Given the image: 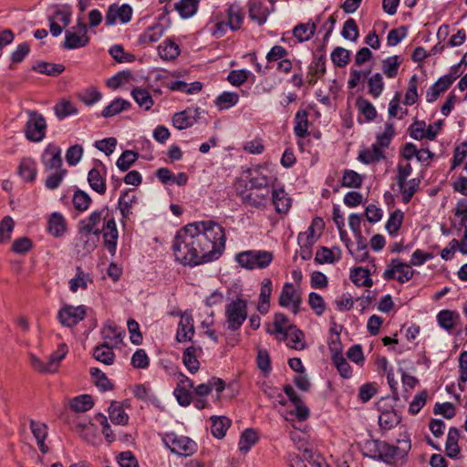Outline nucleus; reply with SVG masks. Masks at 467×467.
Returning <instances> with one entry per match:
<instances>
[{
    "label": "nucleus",
    "mask_w": 467,
    "mask_h": 467,
    "mask_svg": "<svg viewBox=\"0 0 467 467\" xmlns=\"http://www.w3.org/2000/svg\"><path fill=\"white\" fill-rule=\"evenodd\" d=\"M88 282H91L89 275L84 273L80 267H77L76 275L69 280V289L73 293H76L79 288L86 289Z\"/></svg>",
    "instance_id": "obj_46"
},
{
    "label": "nucleus",
    "mask_w": 467,
    "mask_h": 467,
    "mask_svg": "<svg viewBox=\"0 0 467 467\" xmlns=\"http://www.w3.org/2000/svg\"><path fill=\"white\" fill-rule=\"evenodd\" d=\"M162 441L172 453L180 456H190L196 451L195 441L185 436H179L174 432L166 433Z\"/></svg>",
    "instance_id": "obj_5"
},
{
    "label": "nucleus",
    "mask_w": 467,
    "mask_h": 467,
    "mask_svg": "<svg viewBox=\"0 0 467 467\" xmlns=\"http://www.w3.org/2000/svg\"><path fill=\"white\" fill-rule=\"evenodd\" d=\"M199 0H181L175 4V9L182 18L192 16L198 9Z\"/></svg>",
    "instance_id": "obj_43"
},
{
    "label": "nucleus",
    "mask_w": 467,
    "mask_h": 467,
    "mask_svg": "<svg viewBox=\"0 0 467 467\" xmlns=\"http://www.w3.org/2000/svg\"><path fill=\"white\" fill-rule=\"evenodd\" d=\"M225 388L224 381L219 378H212L207 383H202L193 388V393L200 397H205L215 389L216 392L221 393Z\"/></svg>",
    "instance_id": "obj_21"
},
{
    "label": "nucleus",
    "mask_w": 467,
    "mask_h": 467,
    "mask_svg": "<svg viewBox=\"0 0 467 467\" xmlns=\"http://www.w3.org/2000/svg\"><path fill=\"white\" fill-rule=\"evenodd\" d=\"M356 106L368 121L373 120L377 116V110L373 104L364 98H358Z\"/></svg>",
    "instance_id": "obj_53"
},
{
    "label": "nucleus",
    "mask_w": 467,
    "mask_h": 467,
    "mask_svg": "<svg viewBox=\"0 0 467 467\" xmlns=\"http://www.w3.org/2000/svg\"><path fill=\"white\" fill-rule=\"evenodd\" d=\"M459 437V430L455 427H451L447 434L445 444L446 454L450 458H455L460 453V447L458 445Z\"/></svg>",
    "instance_id": "obj_30"
},
{
    "label": "nucleus",
    "mask_w": 467,
    "mask_h": 467,
    "mask_svg": "<svg viewBox=\"0 0 467 467\" xmlns=\"http://www.w3.org/2000/svg\"><path fill=\"white\" fill-rule=\"evenodd\" d=\"M350 52L341 47H336L331 53V60L335 66L343 67L349 62Z\"/></svg>",
    "instance_id": "obj_59"
},
{
    "label": "nucleus",
    "mask_w": 467,
    "mask_h": 467,
    "mask_svg": "<svg viewBox=\"0 0 467 467\" xmlns=\"http://www.w3.org/2000/svg\"><path fill=\"white\" fill-rule=\"evenodd\" d=\"M401 418L393 410L382 411L379 417V423L382 429L390 430L397 426Z\"/></svg>",
    "instance_id": "obj_44"
},
{
    "label": "nucleus",
    "mask_w": 467,
    "mask_h": 467,
    "mask_svg": "<svg viewBox=\"0 0 467 467\" xmlns=\"http://www.w3.org/2000/svg\"><path fill=\"white\" fill-rule=\"evenodd\" d=\"M194 336L193 318L191 314L183 313L181 317L176 332V339L179 342L191 341Z\"/></svg>",
    "instance_id": "obj_16"
},
{
    "label": "nucleus",
    "mask_w": 467,
    "mask_h": 467,
    "mask_svg": "<svg viewBox=\"0 0 467 467\" xmlns=\"http://www.w3.org/2000/svg\"><path fill=\"white\" fill-rule=\"evenodd\" d=\"M419 179H411L410 181H405V183L402 184V186H399L401 192L402 201L405 203H408L411 200L412 196L419 188Z\"/></svg>",
    "instance_id": "obj_58"
},
{
    "label": "nucleus",
    "mask_w": 467,
    "mask_h": 467,
    "mask_svg": "<svg viewBox=\"0 0 467 467\" xmlns=\"http://www.w3.org/2000/svg\"><path fill=\"white\" fill-rule=\"evenodd\" d=\"M165 33V27L163 25L157 23L149 26L141 35L139 36V42L140 44H150L157 42Z\"/></svg>",
    "instance_id": "obj_23"
},
{
    "label": "nucleus",
    "mask_w": 467,
    "mask_h": 467,
    "mask_svg": "<svg viewBox=\"0 0 467 467\" xmlns=\"http://www.w3.org/2000/svg\"><path fill=\"white\" fill-rule=\"evenodd\" d=\"M28 120L25 128L26 137L35 142H38L45 137V130L47 128L45 118L32 110L27 111Z\"/></svg>",
    "instance_id": "obj_6"
},
{
    "label": "nucleus",
    "mask_w": 467,
    "mask_h": 467,
    "mask_svg": "<svg viewBox=\"0 0 467 467\" xmlns=\"http://www.w3.org/2000/svg\"><path fill=\"white\" fill-rule=\"evenodd\" d=\"M279 305L283 307L291 308L294 314L300 310L302 298L291 283H285L279 296Z\"/></svg>",
    "instance_id": "obj_10"
},
{
    "label": "nucleus",
    "mask_w": 467,
    "mask_h": 467,
    "mask_svg": "<svg viewBox=\"0 0 467 467\" xmlns=\"http://www.w3.org/2000/svg\"><path fill=\"white\" fill-rule=\"evenodd\" d=\"M268 16V10L260 2H249V17L258 25L265 23Z\"/></svg>",
    "instance_id": "obj_34"
},
{
    "label": "nucleus",
    "mask_w": 467,
    "mask_h": 467,
    "mask_svg": "<svg viewBox=\"0 0 467 467\" xmlns=\"http://www.w3.org/2000/svg\"><path fill=\"white\" fill-rule=\"evenodd\" d=\"M88 43L86 24L78 21L72 30L66 32L64 47L67 49H75L85 47Z\"/></svg>",
    "instance_id": "obj_9"
},
{
    "label": "nucleus",
    "mask_w": 467,
    "mask_h": 467,
    "mask_svg": "<svg viewBox=\"0 0 467 467\" xmlns=\"http://www.w3.org/2000/svg\"><path fill=\"white\" fill-rule=\"evenodd\" d=\"M212 427L211 431L213 435L218 439L224 437L227 429L231 425V420L224 416H213L211 418Z\"/></svg>",
    "instance_id": "obj_35"
},
{
    "label": "nucleus",
    "mask_w": 467,
    "mask_h": 467,
    "mask_svg": "<svg viewBox=\"0 0 467 467\" xmlns=\"http://www.w3.org/2000/svg\"><path fill=\"white\" fill-rule=\"evenodd\" d=\"M90 374L94 379V382L97 387H99L101 390L106 391L112 388L111 383L109 379L106 377L105 373H103L100 369L97 368H90Z\"/></svg>",
    "instance_id": "obj_62"
},
{
    "label": "nucleus",
    "mask_w": 467,
    "mask_h": 467,
    "mask_svg": "<svg viewBox=\"0 0 467 467\" xmlns=\"http://www.w3.org/2000/svg\"><path fill=\"white\" fill-rule=\"evenodd\" d=\"M67 353V347L66 344H60L58 348L53 352L49 358L47 362L46 363L47 373H53L57 371L60 361L66 357Z\"/></svg>",
    "instance_id": "obj_36"
},
{
    "label": "nucleus",
    "mask_w": 467,
    "mask_h": 467,
    "mask_svg": "<svg viewBox=\"0 0 467 467\" xmlns=\"http://www.w3.org/2000/svg\"><path fill=\"white\" fill-rule=\"evenodd\" d=\"M86 314V307L84 306H73L66 305L59 309L57 318L62 326L72 327L83 320Z\"/></svg>",
    "instance_id": "obj_8"
},
{
    "label": "nucleus",
    "mask_w": 467,
    "mask_h": 467,
    "mask_svg": "<svg viewBox=\"0 0 467 467\" xmlns=\"http://www.w3.org/2000/svg\"><path fill=\"white\" fill-rule=\"evenodd\" d=\"M158 49L161 57L165 60H172L180 54L178 45L169 39H166L161 45H160Z\"/></svg>",
    "instance_id": "obj_49"
},
{
    "label": "nucleus",
    "mask_w": 467,
    "mask_h": 467,
    "mask_svg": "<svg viewBox=\"0 0 467 467\" xmlns=\"http://www.w3.org/2000/svg\"><path fill=\"white\" fill-rule=\"evenodd\" d=\"M226 327L231 331L240 329L247 318V301L237 297L225 306Z\"/></svg>",
    "instance_id": "obj_3"
},
{
    "label": "nucleus",
    "mask_w": 467,
    "mask_h": 467,
    "mask_svg": "<svg viewBox=\"0 0 467 467\" xmlns=\"http://www.w3.org/2000/svg\"><path fill=\"white\" fill-rule=\"evenodd\" d=\"M139 158V154L133 150H124L117 160L116 165L121 171H128Z\"/></svg>",
    "instance_id": "obj_54"
},
{
    "label": "nucleus",
    "mask_w": 467,
    "mask_h": 467,
    "mask_svg": "<svg viewBox=\"0 0 467 467\" xmlns=\"http://www.w3.org/2000/svg\"><path fill=\"white\" fill-rule=\"evenodd\" d=\"M274 330L267 329V333L271 335H280L283 337L285 333L289 332L295 326L289 323L287 317L285 314L277 313L274 318Z\"/></svg>",
    "instance_id": "obj_28"
},
{
    "label": "nucleus",
    "mask_w": 467,
    "mask_h": 467,
    "mask_svg": "<svg viewBox=\"0 0 467 467\" xmlns=\"http://www.w3.org/2000/svg\"><path fill=\"white\" fill-rule=\"evenodd\" d=\"M226 13L229 28L234 31L238 30L241 27L244 20V15L240 6L237 5H230Z\"/></svg>",
    "instance_id": "obj_38"
},
{
    "label": "nucleus",
    "mask_w": 467,
    "mask_h": 467,
    "mask_svg": "<svg viewBox=\"0 0 467 467\" xmlns=\"http://www.w3.org/2000/svg\"><path fill=\"white\" fill-rule=\"evenodd\" d=\"M410 448V444L407 441L403 443L402 447L393 446L382 441V444L379 447V450L381 449L379 460L387 463H392L397 460L404 458Z\"/></svg>",
    "instance_id": "obj_13"
},
{
    "label": "nucleus",
    "mask_w": 467,
    "mask_h": 467,
    "mask_svg": "<svg viewBox=\"0 0 467 467\" xmlns=\"http://www.w3.org/2000/svg\"><path fill=\"white\" fill-rule=\"evenodd\" d=\"M198 351H201V348L191 346L182 354V362L191 373L197 372L200 368V363L197 359Z\"/></svg>",
    "instance_id": "obj_27"
},
{
    "label": "nucleus",
    "mask_w": 467,
    "mask_h": 467,
    "mask_svg": "<svg viewBox=\"0 0 467 467\" xmlns=\"http://www.w3.org/2000/svg\"><path fill=\"white\" fill-rule=\"evenodd\" d=\"M108 207L93 211L87 219L79 222V238L84 241V250L88 253L93 251L101 234L99 224L102 220H106Z\"/></svg>",
    "instance_id": "obj_2"
},
{
    "label": "nucleus",
    "mask_w": 467,
    "mask_h": 467,
    "mask_svg": "<svg viewBox=\"0 0 467 467\" xmlns=\"http://www.w3.org/2000/svg\"><path fill=\"white\" fill-rule=\"evenodd\" d=\"M413 275L414 270L411 269L410 265L400 259H392L383 273L385 280L396 279L401 284L410 281Z\"/></svg>",
    "instance_id": "obj_7"
},
{
    "label": "nucleus",
    "mask_w": 467,
    "mask_h": 467,
    "mask_svg": "<svg viewBox=\"0 0 467 467\" xmlns=\"http://www.w3.org/2000/svg\"><path fill=\"white\" fill-rule=\"evenodd\" d=\"M224 247V230L213 221L187 224L177 233L172 245L176 261L183 265L217 259Z\"/></svg>",
    "instance_id": "obj_1"
},
{
    "label": "nucleus",
    "mask_w": 467,
    "mask_h": 467,
    "mask_svg": "<svg viewBox=\"0 0 467 467\" xmlns=\"http://www.w3.org/2000/svg\"><path fill=\"white\" fill-rule=\"evenodd\" d=\"M317 26L314 22H307L306 24H298L293 29L294 36L298 42H305L309 40L316 32Z\"/></svg>",
    "instance_id": "obj_31"
},
{
    "label": "nucleus",
    "mask_w": 467,
    "mask_h": 467,
    "mask_svg": "<svg viewBox=\"0 0 467 467\" xmlns=\"http://www.w3.org/2000/svg\"><path fill=\"white\" fill-rule=\"evenodd\" d=\"M131 104L130 101L117 98L112 100L101 112L104 118L113 117L121 111L127 110L130 108Z\"/></svg>",
    "instance_id": "obj_32"
},
{
    "label": "nucleus",
    "mask_w": 467,
    "mask_h": 467,
    "mask_svg": "<svg viewBox=\"0 0 467 467\" xmlns=\"http://www.w3.org/2000/svg\"><path fill=\"white\" fill-rule=\"evenodd\" d=\"M70 407L77 412H85L93 407V401L89 395L84 394L72 399Z\"/></svg>",
    "instance_id": "obj_52"
},
{
    "label": "nucleus",
    "mask_w": 467,
    "mask_h": 467,
    "mask_svg": "<svg viewBox=\"0 0 467 467\" xmlns=\"http://www.w3.org/2000/svg\"><path fill=\"white\" fill-rule=\"evenodd\" d=\"M74 207L79 211L84 212L88 209L90 203H91V198L90 196L82 190H77L74 192L73 199H72Z\"/></svg>",
    "instance_id": "obj_56"
},
{
    "label": "nucleus",
    "mask_w": 467,
    "mask_h": 467,
    "mask_svg": "<svg viewBox=\"0 0 467 467\" xmlns=\"http://www.w3.org/2000/svg\"><path fill=\"white\" fill-rule=\"evenodd\" d=\"M273 203L278 213H285L291 206V199L283 189L274 190L272 192Z\"/></svg>",
    "instance_id": "obj_25"
},
{
    "label": "nucleus",
    "mask_w": 467,
    "mask_h": 467,
    "mask_svg": "<svg viewBox=\"0 0 467 467\" xmlns=\"http://www.w3.org/2000/svg\"><path fill=\"white\" fill-rule=\"evenodd\" d=\"M201 112L202 110L199 108H187L173 115L172 124L180 130L188 129L197 122Z\"/></svg>",
    "instance_id": "obj_12"
},
{
    "label": "nucleus",
    "mask_w": 467,
    "mask_h": 467,
    "mask_svg": "<svg viewBox=\"0 0 467 467\" xmlns=\"http://www.w3.org/2000/svg\"><path fill=\"white\" fill-rule=\"evenodd\" d=\"M248 182L251 189L267 188L270 183V178L263 174L258 169L249 171Z\"/></svg>",
    "instance_id": "obj_48"
},
{
    "label": "nucleus",
    "mask_w": 467,
    "mask_h": 467,
    "mask_svg": "<svg viewBox=\"0 0 467 467\" xmlns=\"http://www.w3.org/2000/svg\"><path fill=\"white\" fill-rule=\"evenodd\" d=\"M88 182L90 188L99 194L102 195L106 192V181L99 170L93 168L88 171Z\"/></svg>",
    "instance_id": "obj_33"
},
{
    "label": "nucleus",
    "mask_w": 467,
    "mask_h": 467,
    "mask_svg": "<svg viewBox=\"0 0 467 467\" xmlns=\"http://www.w3.org/2000/svg\"><path fill=\"white\" fill-rule=\"evenodd\" d=\"M65 230L66 224L64 217L58 213H52L48 221L49 233L56 237H59L65 233Z\"/></svg>",
    "instance_id": "obj_45"
},
{
    "label": "nucleus",
    "mask_w": 467,
    "mask_h": 467,
    "mask_svg": "<svg viewBox=\"0 0 467 467\" xmlns=\"http://www.w3.org/2000/svg\"><path fill=\"white\" fill-rule=\"evenodd\" d=\"M256 441L257 435L255 431L250 429L245 430L239 441V450L247 452Z\"/></svg>",
    "instance_id": "obj_61"
},
{
    "label": "nucleus",
    "mask_w": 467,
    "mask_h": 467,
    "mask_svg": "<svg viewBox=\"0 0 467 467\" xmlns=\"http://www.w3.org/2000/svg\"><path fill=\"white\" fill-rule=\"evenodd\" d=\"M385 155L379 145L375 143L370 148L366 149L359 152L358 160L365 164H371L384 159Z\"/></svg>",
    "instance_id": "obj_29"
},
{
    "label": "nucleus",
    "mask_w": 467,
    "mask_h": 467,
    "mask_svg": "<svg viewBox=\"0 0 467 467\" xmlns=\"http://www.w3.org/2000/svg\"><path fill=\"white\" fill-rule=\"evenodd\" d=\"M30 429L31 431L36 440L38 448L42 453H47L48 451L47 446L45 443L46 438L47 436V427L45 423L35 421L33 420H30Z\"/></svg>",
    "instance_id": "obj_19"
},
{
    "label": "nucleus",
    "mask_w": 467,
    "mask_h": 467,
    "mask_svg": "<svg viewBox=\"0 0 467 467\" xmlns=\"http://www.w3.org/2000/svg\"><path fill=\"white\" fill-rule=\"evenodd\" d=\"M238 101L239 95L237 93L224 91L216 98L215 104L220 109H227L236 105Z\"/></svg>",
    "instance_id": "obj_50"
},
{
    "label": "nucleus",
    "mask_w": 467,
    "mask_h": 467,
    "mask_svg": "<svg viewBox=\"0 0 467 467\" xmlns=\"http://www.w3.org/2000/svg\"><path fill=\"white\" fill-rule=\"evenodd\" d=\"M308 304L317 316H321L325 312L326 304L319 294L311 292L308 296Z\"/></svg>",
    "instance_id": "obj_64"
},
{
    "label": "nucleus",
    "mask_w": 467,
    "mask_h": 467,
    "mask_svg": "<svg viewBox=\"0 0 467 467\" xmlns=\"http://www.w3.org/2000/svg\"><path fill=\"white\" fill-rule=\"evenodd\" d=\"M33 70L47 76L56 77L65 70V67L62 64L41 61L33 66Z\"/></svg>",
    "instance_id": "obj_39"
},
{
    "label": "nucleus",
    "mask_w": 467,
    "mask_h": 467,
    "mask_svg": "<svg viewBox=\"0 0 467 467\" xmlns=\"http://www.w3.org/2000/svg\"><path fill=\"white\" fill-rule=\"evenodd\" d=\"M109 415L112 423L117 425H126L129 421V415L119 405L117 401H112L109 407Z\"/></svg>",
    "instance_id": "obj_40"
},
{
    "label": "nucleus",
    "mask_w": 467,
    "mask_h": 467,
    "mask_svg": "<svg viewBox=\"0 0 467 467\" xmlns=\"http://www.w3.org/2000/svg\"><path fill=\"white\" fill-rule=\"evenodd\" d=\"M42 162L47 171L63 170L61 149L55 145H49L42 155Z\"/></svg>",
    "instance_id": "obj_15"
},
{
    "label": "nucleus",
    "mask_w": 467,
    "mask_h": 467,
    "mask_svg": "<svg viewBox=\"0 0 467 467\" xmlns=\"http://www.w3.org/2000/svg\"><path fill=\"white\" fill-rule=\"evenodd\" d=\"M113 348L114 347H112V345H109V342H104L103 344L96 347L93 351L94 358L105 365L113 364L115 359Z\"/></svg>",
    "instance_id": "obj_24"
},
{
    "label": "nucleus",
    "mask_w": 467,
    "mask_h": 467,
    "mask_svg": "<svg viewBox=\"0 0 467 467\" xmlns=\"http://www.w3.org/2000/svg\"><path fill=\"white\" fill-rule=\"evenodd\" d=\"M131 96L136 103L143 109L149 110L153 106V99L148 90L136 88L132 89Z\"/></svg>",
    "instance_id": "obj_41"
},
{
    "label": "nucleus",
    "mask_w": 467,
    "mask_h": 467,
    "mask_svg": "<svg viewBox=\"0 0 467 467\" xmlns=\"http://www.w3.org/2000/svg\"><path fill=\"white\" fill-rule=\"evenodd\" d=\"M308 130L307 112L304 109L298 110L295 116L294 132L299 138H305Z\"/></svg>",
    "instance_id": "obj_42"
},
{
    "label": "nucleus",
    "mask_w": 467,
    "mask_h": 467,
    "mask_svg": "<svg viewBox=\"0 0 467 467\" xmlns=\"http://www.w3.org/2000/svg\"><path fill=\"white\" fill-rule=\"evenodd\" d=\"M101 335L105 342H109L112 347H118L123 337L125 336L124 330L112 323H106L101 330Z\"/></svg>",
    "instance_id": "obj_17"
},
{
    "label": "nucleus",
    "mask_w": 467,
    "mask_h": 467,
    "mask_svg": "<svg viewBox=\"0 0 467 467\" xmlns=\"http://www.w3.org/2000/svg\"><path fill=\"white\" fill-rule=\"evenodd\" d=\"M237 263L244 268L262 269L270 265L273 260V254L267 251L248 250L236 254Z\"/></svg>",
    "instance_id": "obj_4"
},
{
    "label": "nucleus",
    "mask_w": 467,
    "mask_h": 467,
    "mask_svg": "<svg viewBox=\"0 0 467 467\" xmlns=\"http://www.w3.org/2000/svg\"><path fill=\"white\" fill-rule=\"evenodd\" d=\"M36 171V162L32 158L26 157L21 160L18 166V174L25 182H34Z\"/></svg>",
    "instance_id": "obj_20"
},
{
    "label": "nucleus",
    "mask_w": 467,
    "mask_h": 467,
    "mask_svg": "<svg viewBox=\"0 0 467 467\" xmlns=\"http://www.w3.org/2000/svg\"><path fill=\"white\" fill-rule=\"evenodd\" d=\"M368 93L373 98L379 97L384 89V82H383L382 76L379 73H376V74L372 75L368 79Z\"/></svg>",
    "instance_id": "obj_57"
},
{
    "label": "nucleus",
    "mask_w": 467,
    "mask_h": 467,
    "mask_svg": "<svg viewBox=\"0 0 467 467\" xmlns=\"http://www.w3.org/2000/svg\"><path fill=\"white\" fill-rule=\"evenodd\" d=\"M326 72V58L323 56L315 57L313 62L308 67V79L309 85L314 86L317 79L321 78Z\"/></svg>",
    "instance_id": "obj_22"
},
{
    "label": "nucleus",
    "mask_w": 467,
    "mask_h": 467,
    "mask_svg": "<svg viewBox=\"0 0 467 467\" xmlns=\"http://www.w3.org/2000/svg\"><path fill=\"white\" fill-rule=\"evenodd\" d=\"M103 234L104 245L111 255L116 254L119 232L114 218L108 219L100 229Z\"/></svg>",
    "instance_id": "obj_14"
},
{
    "label": "nucleus",
    "mask_w": 467,
    "mask_h": 467,
    "mask_svg": "<svg viewBox=\"0 0 467 467\" xmlns=\"http://www.w3.org/2000/svg\"><path fill=\"white\" fill-rule=\"evenodd\" d=\"M131 16L132 8L129 5L113 4L108 9L105 23L109 26L116 25L117 22L126 24L130 21Z\"/></svg>",
    "instance_id": "obj_11"
},
{
    "label": "nucleus",
    "mask_w": 467,
    "mask_h": 467,
    "mask_svg": "<svg viewBox=\"0 0 467 467\" xmlns=\"http://www.w3.org/2000/svg\"><path fill=\"white\" fill-rule=\"evenodd\" d=\"M277 338L281 340H287L286 345L296 350H302L306 348V343L304 341L305 335L296 326L283 337H277Z\"/></svg>",
    "instance_id": "obj_18"
},
{
    "label": "nucleus",
    "mask_w": 467,
    "mask_h": 467,
    "mask_svg": "<svg viewBox=\"0 0 467 467\" xmlns=\"http://www.w3.org/2000/svg\"><path fill=\"white\" fill-rule=\"evenodd\" d=\"M350 279L358 286L370 287L373 285L369 271L363 267H357L353 269L350 273Z\"/></svg>",
    "instance_id": "obj_37"
},
{
    "label": "nucleus",
    "mask_w": 467,
    "mask_h": 467,
    "mask_svg": "<svg viewBox=\"0 0 467 467\" xmlns=\"http://www.w3.org/2000/svg\"><path fill=\"white\" fill-rule=\"evenodd\" d=\"M54 111L57 119H63L68 116L78 114V109L75 105L67 100L62 99L54 107Z\"/></svg>",
    "instance_id": "obj_47"
},
{
    "label": "nucleus",
    "mask_w": 467,
    "mask_h": 467,
    "mask_svg": "<svg viewBox=\"0 0 467 467\" xmlns=\"http://www.w3.org/2000/svg\"><path fill=\"white\" fill-rule=\"evenodd\" d=\"M404 214L400 210H396L390 213L389 220L386 223V230L390 235H394L400 230Z\"/></svg>",
    "instance_id": "obj_55"
},
{
    "label": "nucleus",
    "mask_w": 467,
    "mask_h": 467,
    "mask_svg": "<svg viewBox=\"0 0 467 467\" xmlns=\"http://www.w3.org/2000/svg\"><path fill=\"white\" fill-rule=\"evenodd\" d=\"M342 36L345 39L356 42L358 38L359 33L356 21L353 18H348L343 26Z\"/></svg>",
    "instance_id": "obj_60"
},
{
    "label": "nucleus",
    "mask_w": 467,
    "mask_h": 467,
    "mask_svg": "<svg viewBox=\"0 0 467 467\" xmlns=\"http://www.w3.org/2000/svg\"><path fill=\"white\" fill-rule=\"evenodd\" d=\"M340 259V250L336 247L329 249L327 247H320L316 254L315 261L318 264H333Z\"/></svg>",
    "instance_id": "obj_26"
},
{
    "label": "nucleus",
    "mask_w": 467,
    "mask_h": 467,
    "mask_svg": "<svg viewBox=\"0 0 467 467\" xmlns=\"http://www.w3.org/2000/svg\"><path fill=\"white\" fill-rule=\"evenodd\" d=\"M399 66L400 61L397 56L389 57L383 60V72L389 78H395L398 74Z\"/></svg>",
    "instance_id": "obj_63"
},
{
    "label": "nucleus",
    "mask_w": 467,
    "mask_h": 467,
    "mask_svg": "<svg viewBox=\"0 0 467 467\" xmlns=\"http://www.w3.org/2000/svg\"><path fill=\"white\" fill-rule=\"evenodd\" d=\"M289 436L298 450H304L306 459L311 458L313 456L312 451L306 448L307 440L306 433L297 430H294L290 431Z\"/></svg>",
    "instance_id": "obj_51"
}]
</instances>
